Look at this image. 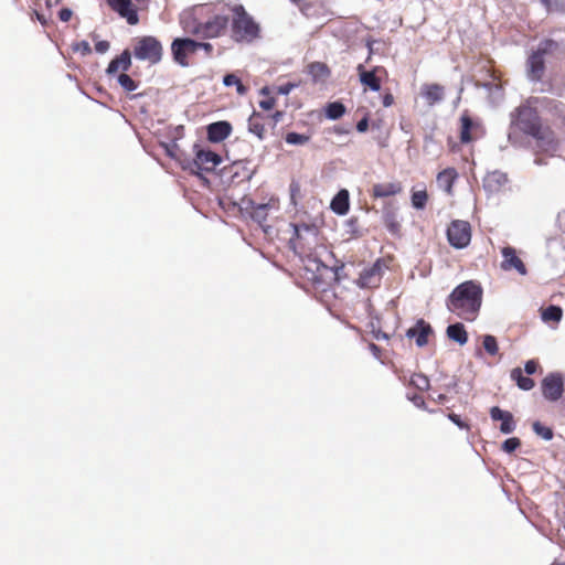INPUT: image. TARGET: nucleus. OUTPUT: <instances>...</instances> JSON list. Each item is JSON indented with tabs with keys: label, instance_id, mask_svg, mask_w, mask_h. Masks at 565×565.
Wrapping results in <instances>:
<instances>
[{
	"label": "nucleus",
	"instance_id": "f257e3e1",
	"mask_svg": "<svg viewBox=\"0 0 565 565\" xmlns=\"http://www.w3.org/2000/svg\"><path fill=\"white\" fill-rule=\"evenodd\" d=\"M481 301V287L477 282L468 280L452 290L447 300V308L458 317L473 321L480 310Z\"/></svg>",
	"mask_w": 565,
	"mask_h": 565
},
{
	"label": "nucleus",
	"instance_id": "f03ea898",
	"mask_svg": "<svg viewBox=\"0 0 565 565\" xmlns=\"http://www.w3.org/2000/svg\"><path fill=\"white\" fill-rule=\"evenodd\" d=\"M232 38L237 42H252L259 34L258 24L247 14L243 6L232 4Z\"/></svg>",
	"mask_w": 565,
	"mask_h": 565
},
{
	"label": "nucleus",
	"instance_id": "7ed1b4c3",
	"mask_svg": "<svg viewBox=\"0 0 565 565\" xmlns=\"http://www.w3.org/2000/svg\"><path fill=\"white\" fill-rule=\"evenodd\" d=\"M231 7L232 4L212 6L210 15L204 20L201 38L214 39L224 34L230 19L232 20V13L228 12Z\"/></svg>",
	"mask_w": 565,
	"mask_h": 565
},
{
	"label": "nucleus",
	"instance_id": "20e7f679",
	"mask_svg": "<svg viewBox=\"0 0 565 565\" xmlns=\"http://www.w3.org/2000/svg\"><path fill=\"white\" fill-rule=\"evenodd\" d=\"M212 6L200 4L184 10L180 14V24L185 33L202 36L204 20L210 15Z\"/></svg>",
	"mask_w": 565,
	"mask_h": 565
},
{
	"label": "nucleus",
	"instance_id": "39448f33",
	"mask_svg": "<svg viewBox=\"0 0 565 565\" xmlns=\"http://www.w3.org/2000/svg\"><path fill=\"white\" fill-rule=\"evenodd\" d=\"M134 55L141 61L157 64L162 57V45L153 36H143L136 40Z\"/></svg>",
	"mask_w": 565,
	"mask_h": 565
},
{
	"label": "nucleus",
	"instance_id": "423d86ee",
	"mask_svg": "<svg viewBox=\"0 0 565 565\" xmlns=\"http://www.w3.org/2000/svg\"><path fill=\"white\" fill-rule=\"evenodd\" d=\"M512 125L529 135H535L539 131V118L534 108L521 106L512 115Z\"/></svg>",
	"mask_w": 565,
	"mask_h": 565
},
{
	"label": "nucleus",
	"instance_id": "0eeeda50",
	"mask_svg": "<svg viewBox=\"0 0 565 565\" xmlns=\"http://www.w3.org/2000/svg\"><path fill=\"white\" fill-rule=\"evenodd\" d=\"M199 50L196 41L189 38H177L171 44L174 61L181 66H188V58Z\"/></svg>",
	"mask_w": 565,
	"mask_h": 565
},
{
	"label": "nucleus",
	"instance_id": "6e6552de",
	"mask_svg": "<svg viewBox=\"0 0 565 565\" xmlns=\"http://www.w3.org/2000/svg\"><path fill=\"white\" fill-rule=\"evenodd\" d=\"M449 243L456 248L466 247L471 239L470 225L465 221H455L447 231Z\"/></svg>",
	"mask_w": 565,
	"mask_h": 565
},
{
	"label": "nucleus",
	"instance_id": "1a4fd4ad",
	"mask_svg": "<svg viewBox=\"0 0 565 565\" xmlns=\"http://www.w3.org/2000/svg\"><path fill=\"white\" fill-rule=\"evenodd\" d=\"M221 162L222 159L217 153L211 150L196 149L193 167L198 171L211 172L221 164Z\"/></svg>",
	"mask_w": 565,
	"mask_h": 565
},
{
	"label": "nucleus",
	"instance_id": "9d476101",
	"mask_svg": "<svg viewBox=\"0 0 565 565\" xmlns=\"http://www.w3.org/2000/svg\"><path fill=\"white\" fill-rule=\"evenodd\" d=\"M546 49H539L533 52L527 60V75L532 81H540L544 73L543 55Z\"/></svg>",
	"mask_w": 565,
	"mask_h": 565
},
{
	"label": "nucleus",
	"instance_id": "9b49d317",
	"mask_svg": "<svg viewBox=\"0 0 565 565\" xmlns=\"http://www.w3.org/2000/svg\"><path fill=\"white\" fill-rule=\"evenodd\" d=\"M502 257H503V262L501 264V267L504 270L515 269L521 275L526 274V268H525L523 262L516 255V252L514 248H512L510 246L503 247L502 248Z\"/></svg>",
	"mask_w": 565,
	"mask_h": 565
},
{
	"label": "nucleus",
	"instance_id": "f8f14e48",
	"mask_svg": "<svg viewBox=\"0 0 565 565\" xmlns=\"http://www.w3.org/2000/svg\"><path fill=\"white\" fill-rule=\"evenodd\" d=\"M109 6L116 10L131 25L138 23V14L131 0H107Z\"/></svg>",
	"mask_w": 565,
	"mask_h": 565
},
{
	"label": "nucleus",
	"instance_id": "ddd939ff",
	"mask_svg": "<svg viewBox=\"0 0 565 565\" xmlns=\"http://www.w3.org/2000/svg\"><path fill=\"white\" fill-rule=\"evenodd\" d=\"M382 267L380 263L373 264L370 268L364 269L359 277L358 285L362 288L376 287L380 284Z\"/></svg>",
	"mask_w": 565,
	"mask_h": 565
},
{
	"label": "nucleus",
	"instance_id": "4468645a",
	"mask_svg": "<svg viewBox=\"0 0 565 565\" xmlns=\"http://www.w3.org/2000/svg\"><path fill=\"white\" fill-rule=\"evenodd\" d=\"M433 333L431 327L424 320H418L416 324L407 330L408 338H415L418 347H424L428 342V337Z\"/></svg>",
	"mask_w": 565,
	"mask_h": 565
},
{
	"label": "nucleus",
	"instance_id": "2eb2a0df",
	"mask_svg": "<svg viewBox=\"0 0 565 565\" xmlns=\"http://www.w3.org/2000/svg\"><path fill=\"white\" fill-rule=\"evenodd\" d=\"M490 415L493 420H501L500 430L503 434H510L514 430V420L510 412L502 411L494 406L491 408Z\"/></svg>",
	"mask_w": 565,
	"mask_h": 565
},
{
	"label": "nucleus",
	"instance_id": "dca6fc26",
	"mask_svg": "<svg viewBox=\"0 0 565 565\" xmlns=\"http://www.w3.org/2000/svg\"><path fill=\"white\" fill-rule=\"evenodd\" d=\"M508 182V178L504 173L499 171L490 172L483 180V188L489 193L499 192Z\"/></svg>",
	"mask_w": 565,
	"mask_h": 565
},
{
	"label": "nucleus",
	"instance_id": "f3484780",
	"mask_svg": "<svg viewBox=\"0 0 565 565\" xmlns=\"http://www.w3.org/2000/svg\"><path fill=\"white\" fill-rule=\"evenodd\" d=\"M232 127L227 121L213 122L207 127L209 139L213 142H220L227 138Z\"/></svg>",
	"mask_w": 565,
	"mask_h": 565
},
{
	"label": "nucleus",
	"instance_id": "a211bd4d",
	"mask_svg": "<svg viewBox=\"0 0 565 565\" xmlns=\"http://www.w3.org/2000/svg\"><path fill=\"white\" fill-rule=\"evenodd\" d=\"M358 72H359L360 82L362 83V85H364L375 92L380 90L381 79L376 75V73L380 72L379 67H376L373 71H365L363 65L360 64L358 66Z\"/></svg>",
	"mask_w": 565,
	"mask_h": 565
},
{
	"label": "nucleus",
	"instance_id": "6ab92c4d",
	"mask_svg": "<svg viewBox=\"0 0 565 565\" xmlns=\"http://www.w3.org/2000/svg\"><path fill=\"white\" fill-rule=\"evenodd\" d=\"M331 210L338 215H345L350 209L349 192L345 189L340 190L332 199Z\"/></svg>",
	"mask_w": 565,
	"mask_h": 565
},
{
	"label": "nucleus",
	"instance_id": "aec40b11",
	"mask_svg": "<svg viewBox=\"0 0 565 565\" xmlns=\"http://www.w3.org/2000/svg\"><path fill=\"white\" fill-rule=\"evenodd\" d=\"M420 93L429 106L444 98V87L438 84H426L422 87Z\"/></svg>",
	"mask_w": 565,
	"mask_h": 565
},
{
	"label": "nucleus",
	"instance_id": "412c9836",
	"mask_svg": "<svg viewBox=\"0 0 565 565\" xmlns=\"http://www.w3.org/2000/svg\"><path fill=\"white\" fill-rule=\"evenodd\" d=\"M458 173L454 168H447L437 174V185L448 194L451 193L452 184L457 179Z\"/></svg>",
	"mask_w": 565,
	"mask_h": 565
},
{
	"label": "nucleus",
	"instance_id": "4be33fe9",
	"mask_svg": "<svg viewBox=\"0 0 565 565\" xmlns=\"http://www.w3.org/2000/svg\"><path fill=\"white\" fill-rule=\"evenodd\" d=\"M131 65V55L128 50H125L118 57L114 58L108 67V74H116L118 71H128Z\"/></svg>",
	"mask_w": 565,
	"mask_h": 565
},
{
	"label": "nucleus",
	"instance_id": "5701e85b",
	"mask_svg": "<svg viewBox=\"0 0 565 565\" xmlns=\"http://www.w3.org/2000/svg\"><path fill=\"white\" fill-rule=\"evenodd\" d=\"M398 192H401V185L393 182L376 183L372 188V195L374 198H387Z\"/></svg>",
	"mask_w": 565,
	"mask_h": 565
},
{
	"label": "nucleus",
	"instance_id": "b1692460",
	"mask_svg": "<svg viewBox=\"0 0 565 565\" xmlns=\"http://www.w3.org/2000/svg\"><path fill=\"white\" fill-rule=\"evenodd\" d=\"M447 335L449 339L458 342L460 345H463L468 341V335L465 330L463 324L455 323L447 328Z\"/></svg>",
	"mask_w": 565,
	"mask_h": 565
},
{
	"label": "nucleus",
	"instance_id": "393cba45",
	"mask_svg": "<svg viewBox=\"0 0 565 565\" xmlns=\"http://www.w3.org/2000/svg\"><path fill=\"white\" fill-rule=\"evenodd\" d=\"M429 391H412V394L407 395V398L412 401L415 406L419 408H424L429 412H434L435 409L433 406H430V402L428 397L425 396V393H428Z\"/></svg>",
	"mask_w": 565,
	"mask_h": 565
},
{
	"label": "nucleus",
	"instance_id": "a878e982",
	"mask_svg": "<svg viewBox=\"0 0 565 565\" xmlns=\"http://www.w3.org/2000/svg\"><path fill=\"white\" fill-rule=\"evenodd\" d=\"M309 74L315 82H324L330 74L328 66L323 63H312L309 65Z\"/></svg>",
	"mask_w": 565,
	"mask_h": 565
},
{
	"label": "nucleus",
	"instance_id": "bb28decb",
	"mask_svg": "<svg viewBox=\"0 0 565 565\" xmlns=\"http://www.w3.org/2000/svg\"><path fill=\"white\" fill-rule=\"evenodd\" d=\"M565 379L561 373H551L542 382V388H563Z\"/></svg>",
	"mask_w": 565,
	"mask_h": 565
},
{
	"label": "nucleus",
	"instance_id": "cd10ccee",
	"mask_svg": "<svg viewBox=\"0 0 565 565\" xmlns=\"http://www.w3.org/2000/svg\"><path fill=\"white\" fill-rule=\"evenodd\" d=\"M461 121V131L460 139L462 142H469L472 137L470 135V130L475 128V124L471 121L467 114H463L460 118Z\"/></svg>",
	"mask_w": 565,
	"mask_h": 565
},
{
	"label": "nucleus",
	"instance_id": "c85d7f7f",
	"mask_svg": "<svg viewBox=\"0 0 565 565\" xmlns=\"http://www.w3.org/2000/svg\"><path fill=\"white\" fill-rule=\"evenodd\" d=\"M563 316V311L557 306H550L542 311V319L544 322H559Z\"/></svg>",
	"mask_w": 565,
	"mask_h": 565
},
{
	"label": "nucleus",
	"instance_id": "c756f323",
	"mask_svg": "<svg viewBox=\"0 0 565 565\" xmlns=\"http://www.w3.org/2000/svg\"><path fill=\"white\" fill-rule=\"evenodd\" d=\"M248 130L259 139L264 138L265 127L259 121V115L254 113L248 120Z\"/></svg>",
	"mask_w": 565,
	"mask_h": 565
},
{
	"label": "nucleus",
	"instance_id": "7c9ffc66",
	"mask_svg": "<svg viewBox=\"0 0 565 565\" xmlns=\"http://www.w3.org/2000/svg\"><path fill=\"white\" fill-rule=\"evenodd\" d=\"M511 377L516 381L519 388H532L534 383L531 379L523 376L520 367L511 371Z\"/></svg>",
	"mask_w": 565,
	"mask_h": 565
},
{
	"label": "nucleus",
	"instance_id": "2f4dec72",
	"mask_svg": "<svg viewBox=\"0 0 565 565\" xmlns=\"http://www.w3.org/2000/svg\"><path fill=\"white\" fill-rule=\"evenodd\" d=\"M223 84L225 86H235L236 92L239 95H245L247 93L246 86L242 84L241 79L235 74H227L226 76H224Z\"/></svg>",
	"mask_w": 565,
	"mask_h": 565
},
{
	"label": "nucleus",
	"instance_id": "473e14b6",
	"mask_svg": "<svg viewBox=\"0 0 565 565\" xmlns=\"http://www.w3.org/2000/svg\"><path fill=\"white\" fill-rule=\"evenodd\" d=\"M427 199L426 190L414 191L412 194V205L417 210H422L425 207Z\"/></svg>",
	"mask_w": 565,
	"mask_h": 565
},
{
	"label": "nucleus",
	"instance_id": "72a5a7b5",
	"mask_svg": "<svg viewBox=\"0 0 565 565\" xmlns=\"http://www.w3.org/2000/svg\"><path fill=\"white\" fill-rule=\"evenodd\" d=\"M532 427H533L534 433L545 440H551L554 436L552 428L543 425L540 422H534Z\"/></svg>",
	"mask_w": 565,
	"mask_h": 565
},
{
	"label": "nucleus",
	"instance_id": "f704fd0d",
	"mask_svg": "<svg viewBox=\"0 0 565 565\" xmlns=\"http://www.w3.org/2000/svg\"><path fill=\"white\" fill-rule=\"evenodd\" d=\"M344 106L340 103H331L326 109L327 117L330 119H338L344 114Z\"/></svg>",
	"mask_w": 565,
	"mask_h": 565
},
{
	"label": "nucleus",
	"instance_id": "c9c22d12",
	"mask_svg": "<svg viewBox=\"0 0 565 565\" xmlns=\"http://www.w3.org/2000/svg\"><path fill=\"white\" fill-rule=\"evenodd\" d=\"M309 141V137L297 132H288L286 135V142L289 145L302 146Z\"/></svg>",
	"mask_w": 565,
	"mask_h": 565
},
{
	"label": "nucleus",
	"instance_id": "e433bc0d",
	"mask_svg": "<svg viewBox=\"0 0 565 565\" xmlns=\"http://www.w3.org/2000/svg\"><path fill=\"white\" fill-rule=\"evenodd\" d=\"M483 348L491 355H495L499 351L495 338L489 334L483 338Z\"/></svg>",
	"mask_w": 565,
	"mask_h": 565
},
{
	"label": "nucleus",
	"instance_id": "4c0bfd02",
	"mask_svg": "<svg viewBox=\"0 0 565 565\" xmlns=\"http://www.w3.org/2000/svg\"><path fill=\"white\" fill-rule=\"evenodd\" d=\"M542 3L550 12H559L565 10L564 0H542Z\"/></svg>",
	"mask_w": 565,
	"mask_h": 565
},
{
	"label": "nucleus",
	"instance_id": "58836bf2",
	"mask_svg": "<svg viewBox=\"0 0 565 565\" xmlns=\"http://www.w3.org/2000/svg\"><path fill=\"white\" fill-rule=\"evenodd\" d=\"M409 384L414 388H427L429 386V381L425 375L415 374L411 377Z\"/></svg>",
	"mask_w": 565,
	"mask_h": 565
},
{
	"label": "nucleus",
	"instance_id": "ea45409f",
	"mask_svg": "<svg viewBox=\"0 0 565 565\" xmlns=\"http://www.w3.org/2000/svg\"><path fill=\"white\" fill-rule=\"evenodd\" d=\"M118 82L121 85V87L125 88L127 92H132L137 88V85L134 82V79L127 74H120L118 76Z\"/></svg>",
	"mask_w": 565,
	"mask_h": 565
},
{
	"label": "nucleus",
	"instance_id": "a19ab883",
	"mask_svg": "<svg viewBox=\"0 0 565 565\" xmlns=\"http://www.w3.org/2000/svg\"><path fill=\"white\" fill-rule=\"evenodd\" d=\"M520 446H521L520 439L516 437H512V438L507 439L502 444V450H504L508 454H511L514 450H516Z\"/></svg>",
	"mask_w": 565,
	"mask_h": 565
},
{
	"label": "nucleus",
	"instance_id": "79ce46f5",
	"mask_svg": "<svg viewBox=\"0 0 565 565\" xmlns=\"http://www.w3.org/2000/svg\"><path fill=\"white\" fill-rule=\"evenodd\" d=\"M73 51L79 52L82 55H87L92 52V49L88 42L81 41L73 44Z\"/></svg>",
	"mask_w": 565,
	"mask_h": 565
},
{
	"label": "nucleus",
	"instance_id": "37998d69",
	"mask_svg": "<svg viewBox=\"0 0 565 565\" xmlns=\"http://www.w3.org/2000/svg\"><path fill=\"white\" fill-rule=\"evenodd\" d=\"M275 104H276V99L271 96H267V97H264L259 102V107L263 108L264 110H270L274 108Z\"/></svg>",
	"mask_w": 565,
	"mask_h": 565
},
{
	"label": "nucleus",
	"instance_id": "c03bdc74",
	"mask_svg": "<svg viewBox=\"0 0 565 565\" xmlns=\"http://www.w3.org/2000/svg\"><path fill=\"white\" fill-rule=\"evenodd\" d=\"M544 397L547 401L556 402L562 397L563 391H543Z\"/></svg>",
	"mask_w": 565,
	"mask_h": 565
},
{
	"label": "nucleus",
	"instance_id": "a18cd8bd",
	"mask_svg": "<svg viewBox=\"0 0 565 565\" xmlns=\"http://www.w3.org/2000/svg\"><path fill=\"white\" fill-rule=\"evenodd\" d=\"M297 85L294 83H287L277 88V93L280 95H288Z\"/></svg>",
	"mask_w": 565,
	"mask_h": 565
},
{
	"label": "nucleus",
	"instance_id": "49530a36",
	"mask_svg": "<svg viewBox=\"0 0 565 565\" xmlns=\"http://www.w3.org/2000/svg\"><path fill=\"white\" fill-rule=\"evenodd\" d=\"M72 15H73V12H72V10H71V9H68V8H64V9H62V10L58 12V18H60V20H61V21H63V22H67V21H70V20H71V18H72Z\"/></svg>",
	"mask_w": 565,
	"mask_h": 565
},
{
	"label": "nucleus",
	"instance_id": "de8ad7c7",
	"mask_svg": "<svg viewBox=\"0 0 565 565\" xmlns=\"http://www.w3.org/2000/svg\"><path fill=\"white\" fill-rule=\"evenodd\" d=\"M95 50L100 53V54H104L106 53L108 50H109V43L107 41H98L96 44H95Z\"/></svg>",
	"mask_w": 565,
	"mask_h": 565
},
{
	"label": "nucleus",
	"instance_id": "09e8293b",
	"mask_svg": "<svg viewBox=\"0 0 565 565\" xmlns=\"http://www.w3.org/2000/svg\"><path fill=\"white\" fill-rule=\"evenodd\" d=\"M556 223L559 231L565 233V210L558 213Z\"/></svg>",
	"mask_w": 565,
	"mask_h": 565
},
{
	"label": "nucleus",
	"instance_id": "8fccbe9b",
	"mask_svg": "<svg viewBox=\"0 0 565 565\" xmlns=\"http://www.w3.org/2000/svg\"><path fill=\"white\" fill-rule=\"evenodd\" d=\"M537 369V362L534 360H530L525 363V372L527 374H533Z\"/></svg>",
	"mask_w": 565,
	"mask_h": 565
},
{
	"label": "nucleus",
	"instance_id": "3c124183",
	"mask_svg": "<svg viewBox=\"0 0 565 565\" xmlns=\"http://www.w3.org/2000/svg\"><path fill=\"white\" fill-rule=\"evenodd\" d=\"M428 399H429L430 406H431V405H436L438 403H444V401L446 399V396L444 394H441V393H438L437 398H435L434 396L429 395Z\"/></svg>",
	"mask_w": 565,
	"mask_h": 565
},
{
	"label": "nucleus",
	"instance_id": "603ef678",
	"mask_svg": "<svg viewBox=\"0 0 565 565\" xmlns=\"http://www.w3.org/2000/svg\"><path fill=\"white\" fill-rule=\"evenodd\" d=\"M449 418L457 425L459 426L460 428H468V426L466 424H463L460 419V417L456 414H450L449 415Z\"/></svg>",
	"mask_w": 565,
	"mask_h": 565
},
{
	"label": "nucleus",
	"instance_id": "864d4df0",
	"mask_svg": "<svg viewBox=\"0 0 565 565\" xmlns=\"http://www.w3.org/2000/svg\"><path fill=\"white\" fill-rule=\"evenodd\" d=\"M299 192V185L297 183H292L290 185V195H291V201L294 204H296V194Z\"/></svg>",
	"mask_w": 565,
	"mask_h": 565
},
{
	"label": "nucleus",
	"instance_id": "5fc2aeb1",
	"mask_svg": "<svg viewBox=\"0 0 565 565\" xmlns=\"http://www.w3.org/2000/svg\"><path fill=\"white\" fill-rule=\"evenodd\" d=\"M356 129L360 131V132H364L366 131L367 129V119L366 118H363L362 120H360L356 125Z\"/></svg>",
	"mask_w": 565,
	"mask_h": 565
},
{
	"label": "nucleus",
	"instance_id": "6e6d98bb",
	"mask_svg": "<svg viewBox=\"0 0 565 565\" xmlns=\"http://www.w3.org/2000/svg\"><path fill=\"white\" fill-rule=\"evenodd\" d=\"M196 44L199 45V50L200 49H203L207 54L211 53L212 51V45L210 43H205V42H198L196 41Z\"/></svg>",
	"mask_w": 565,
	"mask_h": 565
},
{
	"label": "nucleus",
	"instance_id": "4d7b16f0",
	"mask_svg": "<svg viewBox=\"0 0 565 565\" xmlns=\"http://www.w3.org/2000/svg\"><path fill=\"white\" fill-rule=\"evenodd\" d=\"M394 102V98L391 94H386L384 97H383V105L385 107H390Z\"/></svg>",
	"mask_w": 565,
	"mask_h": 565
},
{
	"label": "nucleus",
	"instance_id": "13d9d810",
	"mask_svg": "<svg viewBox=\"0 0 565 565\" xmlns=\"http://www.w3.org/2000/svg\"><path fill=\"white\" fill-rule=\"evenodd\" d=\"M301 230H305V231H307V232H311V231H312V228H311V227H309V226H307V225H303V226H301V227H300V226H296V227H295V231H296V235H297V237H300V231H301Z\"/></svg>",
	"mask_w": 565,
	"mask_h": 565
},
{
	"label": "nucleus",
	"instance_id": "bf43d9fd",
	"mask_svg": "<svg viewBox=\"0 0 565 565\" xmlns=\"http://www.w3.org/2000/svg\"><path fill=\"white\" fill-rule=\"evenodd\" d=\"M282 117V113L281 111H276L274 115H273V118L275 121H279Z\"/></svg>",
	"mask_w": 565,
	"mask_h": 565
},
{
	"label": "nucleus",
	"instance_id": "052dcab7",
	"mask_svg": "<svg viewBox=\"0 0 565 565\" xmlns=\"http://www.w3.org/2000/svg\"><path fill=\"white\" fill-rule=\"evenodd\" d=\"M259 93L264 97H267V96H269V88L268 87H263Z\"/></svg>",
	"mask_w": 565,
	"mask_h": 565
},
{
	"label": "nucleus",
	"instance_id": "680f3d73",
	"mask_svg": "<svg viewBox=\"0 0 565 565\" xmlns=\"http://www.w3.org/2000/svg\"><path fill=\"white\" fill-rule=\"evenodd\" d=\"M372 352L374 353V355H377V347L375 344H371L370 345Z\"/></svg>",
	"mask_w": 565,
	"mask_h": 565
},
{
	"label": "nucleus",
	"instance_id": "e2e57ef3",
	"mask_svg": "<svg viewBox=\"0 0 565 565\" xmlns=\"http://www.w3.org/2000/svg\"><path fill=\"white\" fill-rule=\"evenodd\" d=\"M390 228H391V231L394 232V231H396V225L395 224H391Z\"/></svg>",
	"mask_w": 565,
	"mask_h": 565
},
{
	"label": "nucleus",
	"instance_id": "0e129e2a",
	"mask_svg": "<svg viewBox=\"0 0 565 565\" xmlns=\"http://www.w3.org/2000/svg\"><path fill=\"white\" fill-rule=\"evenodd\" d=\"M551 565H565V563H562V562H554V563H552Z\"/></svg>",
	"mask_w": 565,
	"mask_h": 565
}]
</instances>
